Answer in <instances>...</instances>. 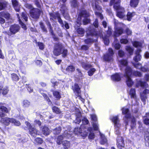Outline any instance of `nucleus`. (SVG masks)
<instances>
[{
  "label": "nucleus",
  "mask_w": 149,
  "mask_h": 149,
  "mask_svg": "<svg viewBox=\"0 0 149 149\" xmlns=\"http://www.w3.org/2000/svg\"><path fill=\"white\" fill-rule=\"evenodd\" d=\"M12 79L13 80L17 81L19 80V77L16 74H12Z\"/></svg>",
  "instance_id": "13d9d810"
},
{
  "label": "nucleus",
  "mask_w": 149,
  "mask_h": 149,
  "mask_svg": "<svg viewBox=\"0 0 149 149\" xmlns=\"http://www.w3.org/2000/svg\"><path fill=\"white\" fill-rule=\"evenodd\" d=\"M141 98L142 101L144 102L146 101V94H144L143 93L142 94H141Z\"/></svg>",
  "instance_id": "0e129e2a"
},
{
  "label": "nucleus",
  "mask_w": 149,
  "mask_h": 149,
  "mask_svg": "<svg viewBox=\"0 0 149 149\" xmlns=\"http://www.w3.org/2000/svg\"><path fill=\"white\" fill-rule=\"evenodd\" d=\"M135 15V13L134 12H128L127 15V20L129 21H130L131 20L132 18Z\"/></svg>",
  "instance_id": "f704fd0d"
},
{
  "label": "nucleus",
  "mask_w": 149,
  "mask_h": 149,
  "mask_svg": "<svg viewBox=\"0 0 149 149\" xmlns=\"http://www.w3.org/2000/svg\"><path fill=\"white\" fill-rule=\"evenodd\" d=\"M88 13L86 10H81L75 23L76 24L80 25L81 24L82 22L84 25L88 24L90 21V19L88 18Z\"/></svg>",
  "instance_id": "39448f33"
},
{
  "label": "nucleus",
  "mask_w": 149,
  "mask_h": 149,
  "mask_svg": "<svg viewBox=\"0 0 149 149\" xmlns=\"http://www.w3.org/2000/svg\"><path fill=\"white\" fill-rule=\"evenodd\" d=\"M72 89L74 92L77 93L78 94L80 93L81 92L80 89L77 84H75L74 85L72 86Z\"/></svg>",
  "instance_id": "393cba45"
},
{
  "label": "nucleus",
  "mask_w": 149,
  "mask_h": 149,
  "mask_svg": "<svg viewBox=\"0 0 149 149\" xmlns=\"http://www.w3.org/2000/svg\"><path fill=\"white\" fill-rule=\"evenodd\" d=\"M0 16L5 18L7 21L11 20H12V21H13V19L10 14L6 11L1 12L0 13Z\"/></svg>",
  "instance_id": "2eb2a0df"
},
{
  "label": "nucleus",
  "mask_w": 149,
  "mask_h": 149,
  "mask_svg": "<svg viewBox=\"0 0 149 149\" xmlns=\"http://www.w3.org/2000/svg\"><path fill=\"white\" fill-rule=\"evenodd\" d=\"M82 132V130L80 128H78V127L75 128L74 130V133L75 134L78 135L81 134Z\"/></svg>",
  "instance_id": "79ce46f5"
},
{
  "label": "nucleus",
  "mask_w": 149,
  "mask_h": 149,
  "mask_svg": "<svg viewBox=\"0 0 149 149\" xmlns=\"http://www.w3.org/2000/svg\"><path fill=\"white\" fill-rule=\"evenodd\" d=\"M97 40L95 39H94L93 37L92 38H88L84 40L85 43L87 44L88 45L90 46L93 42H95Z\"/></svg>",
  "instance_id": "aec40b11"
},
{
  "label": "nucleus",
  "mask_w": 149,
  "mask_h": 149,
  "mask_svg": "<svg viewBox=\"0 0 149 149\" xmlns=\"http://www.w3.org/2000/svg\"><path fill=\"white\" fill-rule=\"evenodd\" d=\"M72 136V133L70 131H65L62 135L58 136L56 139V142L57 144L60 145L63 142V140L65 138H70Z\"/></svg>",
  "instance_id": "6e6552de"
},
{
  "label": "nucleus",
  "mask_w": 149,
  "mask_h": 149,
  "mask_svg": "<svg viewBox=\"0 0 149 149\" xmlns=\"http://www.w3.org/2000/svg\"><path fill=\"white\" fill-rule=\"evenodd\" d=\"M93 25H91V26H90L88 28V30L87 31V35H88V36H90L88 35V34H87V32L88 31L89 29L91 27H92V28H93V29H95V31L97 32H99V31H96V29H95V28H94V26L95 28H97L98 27V19H95V22L93 23Z\"/></svg>",
  "instance_id": "a878e982"
},
{
  "label": "nucleus",
  "mask_w": 149,
  "mask_h": 149,
  "mask_svg": "<svg viewBox=\"0 0 149 149\" xmlns=\"http://www.w3.org/2000/svg\"><path fill=\"white\" fill-rule=\"evenodd\" d=\"M121 74L116 73L111 76V77L112 80L115 81H120L121 78L120 75Z\"/></svg>",
  "instance_id": "6ab92c4d"
},
{
  "label": "nucleus",
  "mask_w": 149,
  "mask_h": 149,
  "mask_svg": "<svg viewBox=\"0 0 149 149\" xmlns=\"http://www.w3.org/2000/svg\"><path fill=\"white\" fill-rule=\"evenodd\" d=\"M38 45L40 49L42 50L44 49L45 46L42 43L40 42H38Z\"/></svg>",
  "instance_id": "bf43d9fd"
},
{
  "label": "nucleus",
  "mask_w": 149,
  "mask_h": 149,
  "mask_svg": "<svg viewBox=\"0 0 149 149\" xmlns=\"http://www.w3.org/2000/svg\"><path fill=\"white\" fill-rule=\"evenodd\" d=\"M141 52V49H137L136 53L135 56L133 58L134 60L136 62H138L139 61H140L141 58V56L139 54L140 52Z\"/></svg>",
  "instance_id": "dca6fc26"
},
{
  "label": "nucleus",
  "mask_w": 149,
  "mask_h": 149,
  "mask_svg": "<svg viewBox=\"0 0 149 149\" xmlns=\"http://www.w3.org/2000/svg\"><path fill=\"white\" fill-rule=\"evenodd\" d=\"M113 46L115 49H120V45L119 42L117 41V40L116 39L113 43Z\"/></svg>",
  "instance_id": "a19ab883"
},
{
  "label": "nucleus",
  "mask_w": 149,
  "mask_h": 149,
  "mask_svg": "<svg viewBox=\"0 0 149 149\" xmlns=\"http://www.w3.org/2000/svg\"><path fill=\"white\" fill-rule=\"evenodd\" d=\"M40 10L37 8H33L30 10V13L31 17L35 19H38L40 15Z\"/></svg>",
  "instance_id": "1a4fd4ad"
},
{
  "label": "nucleus",
  "mask_w": 149,
  "mask_h": 149,
  "mask_svg": "<svg viewBox=\"0 0 149 149\" xmlns=\"http://www.w3.org/2000/svg\"><path fill=\"white\" fill-rule=\"evenodd\" d=\"M20 29V27L18 25L15 24L11 25L10 28V36L15 34L19 31Z\"/></svg>",
  "instance_id": "ddd939ff"
},
{
  "label": "nucleus",
  "mask_w": 149,
  "mask_h": 149,
  "mask_svg": "<svg viewBox=\"0 0 149 149\" xmlns=\"http://www.w3.org/2000/svg\"><path fill=\"white\" fill-rule=\"evenodd\" d=\"M92 6L95 9H96L98 10H101V7L98 5V3H97L96 2H95V6H94V5H92Z\"/></svg>",
  "instance_id": "864d4df0"
},
{
  "label": "nucleus",
  "mask_w": 149,
  "mask_h": 149,
  "mask_svg": "<svg viewBox=\"0 0 149 149\" xmlns=\"http://www.w3.org/2000/svg\"><path fill=\"white\" fill-rule=\"evenodd\" d=\"M58 19V22L61 25L62 27H64V23L63 22V20L61 18L60 15V16L58 17L57 19Z\"/></svg>",
  "instance_id": "4d7b16f0"
},
{
  "label": "nucleus",
  "mask_w": 149,
  "mask_h": 149,
  "mask_svg": "<svg viewBox=\"0 0 149 149\" xmlns=\"http://www.w3.org/2000/svg\"><path fill=\"white\" fill-rule=\"evenodd\" d=\"M0 122L2 124L6 126L8 125L10 123H13L17 126L20 125V123L19 121L14 118H10L8 117L1 118L0 120Z\"/></svg>",
  "instance_id": "423d86ee"
},
{
  "label": "nucleus",
  "mask_w": 149,
  "mask_h": 149,
  "mask_svg": "<svg viewBox=\"0 0 149 149\" xmlns=\"http://www.w3.org/2000/svg\"><path fill=\"white\" fill-rule=\"evenodd\" d=\"M52 109L53 111L56 113L59 114L61 112V111L56 106L53 107L52 108Z\"/></svg>",
  "instance_id": "603ef678"
},
{
  "label": "nucleus",
  "mask_w": 149,
  "mask_h": 149,
  "mask_svg": "<svg viewBox=\"0 0 149 149\" xmlns=\"http://www.w3.org/2000/svg\"><path fill=\"white\" fill-rule=\"evenodd\" d=\"M35 142L36 143L39 144H41L43 142V140L42 139L40 138H36L35 140Z\"/></svg>",
  "instance_id": "052dcab7"
},
{
  "label": "nucleus",
  "mask_w": 149,
  "mask_h": 149,
  "mask_svg": "<svg viewBox=\"0 0 149 149\" xmlns=\"http://www.w3.org/2000/svg\"><path fill=\"white\" fill-rule=\"evenodd\" d=\"M131 72H132V76H134L140 77L141 75V74L140 72L137 71H132V69Z\"/></svg>",
  "instance_id": "c03bdc74"
},
{
  "label": "nucleus",
  "mask_w": 149,
  "mask_h": 149,
  "mask_svg": "<svg viewBox=\"0 0 149 149\" xmlns=\"http://www.w3.org/2000/svg\"><path fill=\"white\" fill-rule=\"evenodd\" d=\"M22 17L24 20L27 22L28 20V15L25 12H23L22 13L21 15Z\"/></svg>",
  "instance_id": "09e8293b"
},
{
  "label": "nucleus",
  "mask_w": 149,
  "mask_h": 149,
  "mask_svg": "<svg viewBox=\"0 0 149 149\" xmlns=\"http://www.w3.org/2000/svg\"><path fill=\"white\" fill-rule=\"evenodd\" d=\"M147 118L146 116H144L143 118V120L144 123L149 126V119Z\"/></svg>",
  "instance_id": "6e6d98bb"
},
{
  "label": "nucleus",
  "mask_w": 149,
  "mask_h": 149,
  "mask_svg": "<svg viewBox=\"0 0 149 149\" xmlns=\"http://www.w3.org/2000/svg\"><path fill=\"white\" fill-rule=\"evenodd\" d=\"M95 71L96 70L95 68H91L88 72V75L90 76H92Z\"/></svg>",
  "instance_id": "3c124183"
},
{
  "label": "nucleus",
  "mask_w": 149,
  "mask_h": 149,
  "mask_svg": "<svg viewBox=\"0 0 149 149\" xmlns=\"http://www.w3.org/2000/svg\"><path fill=\"white\" fill-rule=\"evenodd\" d=\"M8 91V89L7 87L3 88L0 86V93H2L3 95H5L7 93Z\"/></svg>",
  "instance_id": "72a5a7b5"
},
{
  "label": "nucleus",
  "mask_w": 149,
  "mask_h": 149,
  "mask_svg": "<svg viewBox=\"0 0 149 149\" xmlns=\"http://www.w3.org/2000/svg\"><path fill=\"white\" fill-rule=\"evenodd\" d=\"M53 54L54 55L58 56L62 54V56L63 58L65 57L68 54V50L63 47L61 43H56L55 44Z\"/></svg>",
  "instance_id": "20e7f679"
},
{
  "label": "nucleus",
  "mask_w": 149,
  "mask_h": 149,
  "mask_svg": "<svg viewBox=\"0 0 149 149\" xmlns=\"http://www.w3.org/2000/svg\"><path fill=\"white\" fill-rule=\"evenodd\" d=\"M71 6L74 8H77L78 7V3L77 1L76 0H73L71 2Z\"/></svg>",
  "instance_id": "8fccbe9b"
},
{
  "label": "nucleus",
  "mask_w": 149,
  "mask_h": 149,
  "mask_svg": "<svg viewBox=\"0 0 149 149\" xmlns=\"http://www.w3.org/2000/svg\"><path fill=\"white\" fill-rule=\"evenodd\" d=\"M133 65L135 68L138 69H141L142 67L141 64L139 63H134Z\"/></svg>",
  "instance_id": "338daca9"
},
{
  "label": "nucleus",
  "mask_w": 149,
  "mask_h": 149,
  "mask_svg": "<svg viewBox=\"0 0 149 149\" xmlns=\"http://www.w3.org/2000/svg\"><path fill=\"white\" fill-rule=\"evenodd\" d=\"M8 3L4 0L0 1V10L3 9L7 6Z\"/></svg>",
  "instance_id": "7c9ffc66"
},
{
  "label": "nucleus",
  "mask_w": 149,
  "mask_h": 149,
  "mask_svg": "<svg viewBox=\"0 0 149 149\" xmlns=\"http://www.w3.org/2000/svg\"><path fill=\"white\" fill-rule=\"evenodd\" d=\"M50 130L47 126H44L42 129V133L45 135H48L49 134Z\"/></svg>",
  "instance_id": "bb28decb"
},
{
  "label": "nucleus",
  "mask_w": 149,
  "mask_h": 149,
  "mask_svg": "<svg viewBox=\"0 0 149 149\" xmlns=\"http://www.w3.org/2000/svg\"><path fill=\"white\" fill-rule=\"evenodd\" d=\"M117 144L120 149H126L125 147L124 141L122 137H118L117 139Z\"/></svg>",
  "instance_id": "4468645a"
},
{
  "label": "nucleus",
  "mask_w": 149,
  "mask_h": 149,
  "mask_svg": "<svg viewBox=\"0 0 149 149\" xmlns=\"http://www.w3.org/2000/svg\"><path fill=\"white\" fill-rule=\"evenodd\" d=\"M114 36L115 37H118L122 34L123 32V29L121 27H117L115 28Z\"/></svg>",
  "instance_id": "a211bd4d"
},
{
  "label": "nucleus",
  "mask_w": 149,
  "mask_h": 149,
  "mask_svg": "<svg viewBox=\"0 0 149 149\" xmlns=\"http://www.w3.org/2000/svg\"><path fill=\"white\" fill-rule=\"evenodd\" d=\"M100 143L101 144H104L107 142V139L104 135L100 134Z\"/></svg>",
  "instance_id": "473e14b6"
},
{
  "label": "nucleus",
  "mask_w": 149,
  "mask_h": 149,
  "mask_svg": "<svg viewBox=\"0 0 149 149\" xmlns=\"http://www.w3.org/2000/svg\"><path fill=\"white\" fill-rule=\"evenodd\" d=\"M126 49L129 52L130 55L132 54L133 50L129 46H127L126 47Z\"/></svg>",
  "instance_id": "680f3d73"
},
{
  "label": "nucleus",
  "mask_w": 149,
  "mask_h": 149,
  "mask_svg": "<svg viewBox=\"0 0 149 149\" xmlns=\"http://www.w3.org/2000/svg\"><path fill=\"white\" fill-rule=\"evenodd\" d=\"M54 133L55 134H58L60 133L61 131V128L60 127H56L54 129H53Z\"/></svg>",
  "instance_id": "a18cd8bd"
},
{
  "label": "nucleus",
  "mask_w": 149,
  "mask_h": 149,
  "mask_svg": "<svg viewBox=\"0 0 149 149\" xmlns=\"http://www.w3.org/2000/svg\"><path fill=\"white\" fill-rule=\"evenodd\" d=\"M77 33L81 35L83 34L85 32L84 30L81 28H79L77 30Z\"/></svg>",
  "instance_id": "5fc2aeb1"
},
{
  "label": "nucleus",
  "mask_w": 149,
  "mask_h": 149,
  "mask_svg": "<svg viewBox=\"0 0 149 149\" xmlns=\"http://www.w3.org/2000/svg\"><path fill=\"white\" fill-rule=\"evenodd\" d=\"M133 45V46L135 47H141L142 45V44L141 43L137 41L134 42Z\"/></svg>",
  "instance_id": "e2e57ef3"
},
{
  "label": "nucleus",
  "mask_w": 149,
  "mask_h": 149,
  "mask_svg": "<svg viewBox=\"0 0 149 149\" xmlns=\"http://www.w3.org/2000/svg\"><path fill=\"white\" fill-rule=\"evenodd\" d=\"M129 94L132 98L134 99H136V91L134 88H131L129 92Z\"/></svg>",
  "instance_id": "cd10ccee"
},
{
  "label": "nucleus",
  "mask_w": 149,
  "mask_h": 149,
  "mask_svg": "<svg viewBox=\"0 0 149 149\" xmlns=\"http://www.w3.org/2000/svg\"><path fill=\"white\" fill-rule=\"evenodd\" d=\"M12 2L15 10L19 12V6L18 2L16 0H12Z\"/></svg>",
  "instance_id": "412c9836"
},
{
  "label": "nucleus",
  "mask_w": 149,
  "mask_h": 149,
  "mask_svg": "<svg viewBox=\"0 0 149 149\" xmlns=\"http://www.w3.org/2000/svg\"><path fill=\"white\" fill-rule=\"evenodd\" d=\"M119 66L121 70H124V67L125 73L124 76L126 78V83L127 86L129 87H131L132 85L133 82L130 77L132 76V68L130 66H127L128 62L126 60H121L119 61Z\"/></svg>",
  "instance_id": "f03ea898"
},
{
  "label": "nucleus",
  "mask_w": 149,
  "mask_h": 149,
  "mask_svg": "<svg viewBox=\"0 0 149 149\" xmlns=\"http://www.w3.org/2000/svg\"><path fill=\"white\" fill-rule=\"evenodd\" d=\"M90 47V46L88 45H82L81 47V50L86 51L88 50L89 47Z\"/></svg>",
  "instance_id": "69168bd1"
},
{
  "label": "nucleus",
  "mask_w": 149,
  "mask_h": 149,
  "mask_svg": "<svg viewBox=\"0 0 149 149\" xmlns=\"http://www.w3.org/2000/svg\"><path fill=\"white\" fill-rule=\"evenodd\" d=\"M54 96L56 99L57 100H59L61 97V96L60 93L57 91H55L53 92Z\"/></svg>",
  "instance_id": "58836bf2"
},
{
  "label": "nucleus",
  "mask_w": 149,
  "mask_h": 149,
  "mask_svg": "<svg viewBox=\"0 0 149 149\" xmlns=\"http://www.w3.org/2000/svg\"><path fill=\"white\" fill-rule=\"evenodd\" d=\"M146 83L145 82H143L139 80L138 81L136 84V86L138 87L141 86L142 88H144L145 87Z\"/></svg>",
  "instance_id": "c9c22d12"
},
{
  "label": "nucleus",
  "mask_w": 149,
  "mask_h": 149,
  "mask_svg": "<svg viewBox=\"0 0 149 149\" xmlns=\"http://www.w3.org/2000/svg\"><path fill=\"white\" fill-rule=\"evenodd\" d=\"M122 110L123 114L125 115V117L126 118L128 119L130 118V114L129 112V110L128 109L123 108L122 109Z\"/></svg>",
  "instance_id": "4be33fe9"
},
{
  "label": "nucleus",
  "mask_w": 149,
  "mask_h": 149,
  "mask_svg": "<svg viewBox=\"0 0 149 149\" xmlns=\"http://www.w3.org/2000/svg\"><path fill=\"white\" fill-rule=\"evenodd\" d=\"M120 0H111L110 5H113L114 8L117 10V16L120 18L122 19L125 16V11L123 7L120 6Z\"/></svg>",
  "instance_id": "7ed1b4c3"
},
{
  "label": "nucleus",
  "mask_w": 149,
  "mask_h": 149,
  "mask_svg": "<svg viewBox=\"0 0 149 149\" xmlns=\"http://www.w3.org/2000/svg\"><path fill=\"white\" fill-rule=\"evenodd\" d=\"M76 120L74 121L76 124H79L81 122V113H78L76 115Z\"/></svg>",
  "instance_id": "e433bc0d"
},
{
  "label": "nucleus",
  "mask_w": 149,
  "mask_h": 149,
  "mask_svg": "<svg viewBox=\"0 0 149 149\" xmlns=\"http://www.w3.org/2000/svg\"><path fill=\"white\" fill-rule=\"evenodd\" d=\"M112 29L109 27H108V30L107 32V35L103 36L104 32L102 31V29L99 30V32H97L95 29H93L91 27L90 28L88 31L87 32L88 35L91 36H95L96 37L97 36H100L101 38L103 40L104 44L108 45L109 43V38L112 35Z\"/></svg>",
  "instance_id": "f257e3e1"
},
{
  "label": "nucleus",
  "mask_w": 149,
  "mask_h": 149,
  "mask_svg": "<svg viewBox=\"0 0 149 149\" xmlns=\"http://www.w3.org/2000/svg\"><path fill=\"white\" fill-rule=\"evenodd\" d=\"M113 50L111 48H109L108 49V53L104 55V59L107 61H109L112 59V57L113 55Z\"/></svg>",
  "instance_id": "f8f14e48"
},
{
  "label": "nucleus",
  "mask_w": 149,
  "mask_h": 149,
  "mask_svg": "<svg viewBox=\"0 0 149 149\" xmlns=\"http://www.w3.org/2000/svg\"><path fill=\"white\" fill-rule=\"evenodd\" d=\"M49 14L50 16V19L52 21H54V19H57L60 15V14L58 12H53L49 13Z\"/></svg>",
  "instance_id": "f3484780"
},
{
  "label": "nucleus",
  "mask_w": 149,
  "mask_h": 149,
  "mask_svg": "<svg viewBox=\"0 0 149 149\" xmlns=\"http://www.w3.org/2000/svg\"><path fill=\"white\" fill-rule=\"evenodd\" d=\"M60 10L64 18L67 20H70V17L68 13V9L64 4L62 5L61 8Z\"/></svg>",
  "instance_id": "9b49d317"
},
{
  "label": "nucleus",
  "mask_w": 149,
  "mask_h": 149,
  "mask_svg": "<svg viewBox=\"0 0 149 149\" xmlns=\"http://www.w3.org/2000/svg\"><path fill=\"white\" fill-rule=\"evenodd\" d=\"M112 121L114 124L115 131V133L117 135L118 137H120V132L119 131L120 127L121 126V124L120 123V120L118 116H115L113 117Z\"/></svg>",
  "instance_id": "0eeeda50"
},
{
  "label": "nucleus",
  "mask_w": 149,
  "mask_h": 149,
  "mask_svg": "<svg viewBox=\"0 0 149 149\" xmlns=\"http://www.w3.org/2000/svg\"><path fill=\"white\" fill-rule=\"evenodd\" d=\"M66 70L69 72H73L75 70V68L73 65H69L66 68Z\"/></svg>",
  "instance_id": "49530a36"
},
{
  "label": "nucleus",
  "mask_w": 149,
  "mask_h": 149,
  "mask_svg": "<svg viewBox=\"0 0 149 149\" xmlns=\"http://www.w3.org/2000/svg\"><path fill=\"white\" fill-rule=\"evenodd\" d=\"M39 24L42 32L45 33H47L48 31L44 23L42 22H40L39 23Z\"/></svg>",
  "instance_id": "2f4dec72"
},
{
  "label": "nucleus",
  "mask_w": 149,
  "mask_h": 149,
  "mask_svg": "<svg viewBox=\"0 0 149 149\" xmlns=\"http://www.w3.org/2000/svg\"><path fill=\"white\" fill-rule=\"evenodd\" d=\"M25 124L29 128V134L31 136H34L37 135L38 130L36 128L32 127L30 123L28 122H26Z\"/></svg>",
  "instance_id": "9d476101"
},
{
  "label": "nucleus",
  "mask_w": 149,
  "mask_h": 149,
  "mask_svg": "<svg viewBox=\"0 0 149 149\" xmlns=\"http://www.w3.org/2000/svg\"><path fill=\"white\" fill-rule=\"evenodd\" d=\"M46 24L48 27L50 33L52 36H54V34H55L53 29V27L50 22L48 21H46Z\"/></svg>",
  "instance_id": "5701e85b"
},
{
  "label": "nucleus",
  "mask_w": 149,
  "mask_h": 149,
  "mask_svg": "<svg viewBox=\"0 0 149 149\" xmlns=\"http://www.w3.org/2000/svg\"><path fill=\"white\" fill-rule=\"evenodd\" d=\"M82 123L84 125L87 124L89 123V121L85 117H84L82 120Z\"/></svg>",
  "instance_id": "774afa93"
},
{
  "label": "nucleus",
  "mask_w": 149,
  "mask_h": 149,
  "mask_svg": "<svg viewBox=\"0 0 149 149\" xmlns=\"http://www.w3.org/2000/svg\"><path fill=\"white\" fill-rule=\"evenodd\" d=\"M62 143L63 145L64 148L65 149H68L70 146V143L69 141H63Z\"/></svg>",
  "instance_id": "4c0bfd02"
},
{
  "label": "nucleus",
  "mask_w": 149,
  "mask_h": 149,
  "mask_svg": "<svg viewBox=\"0 0 149 149\" xmlns=\"http://www.w3.org/2000/svg\"><path fill=\"white\" fill-rule=\"evenodd\" d=\"M144 138L146 143H148V144H149V134L148 132H146L145 133Z\"/></svg>",
  "instance_id": "ea45409f"
},
{
  "label": "nucleus",
  "mask_w": 149,
  "mask_h": 149,
  "mask_svg": "<svg viewBox=\"0 0 149 149\" xmlns=\"http://www.w3.org/2000/svg\"><path fill=\"white\" fill-rule=\"evenodd\" d=\"M17 17L19 19V24L21 25L22 27L24 29V30H26V25L22 22L21 20L19 19L20 17L19 16V14H17Z\"/></svg>",
  "instance_id": "de8ad7c7"
},
{
  "label": "nucleus",
  "mask_w": 149,
  "mask_h": 149,
  "mask_svg": "<svg viewBox=\"0 0 149 149\" xmlns=\"http://www.w3.org/2000/svg\"><path fill=\"white\" fill-rule=\"evenodd\" d=\"M0 109L2 111L5 112L7 113L8 111V109L3 106V103H0Z\"/></svg>",
  "instance_id": "37998d69"
},
{
  "label": "nucleus",
  "mask_w": 149,
  "mask_h": 149,
  "mask_svg": "<svg viewBox=\"0 0 149 149\" xmlns=\"http://www.w3.org/2000/svg\"><path fill=\"white\" fill-rule=\"evenodd\" d=\"M81 64L82 68L86 70H88L92 67V65L88 62H82Z\"/></svg>",
  "instance_id": "b1692460"
},
{
  "label": "nucleus",
  "mask_w": 149,
  "mask_h": 149,
  "mask_svg": "<svg viewBox=\"0 0 149 149\" xmlns=\"http://www.w3.org/2000/svg\"><path fill=\"white\" fill-rule=\"evenodd\" d=\"M30 105V102L27 100H24L22 102V106L24 108L29 107Z\"/></svg>",
  "instance_id": "c756f323"
},
{
  "label": "nucleus",
  "mask_w": 149,
  "mask_h": 149,
  "mask_svg": "<svg viewBox=\"0 0 149 149\" xmlns=\"http://www.w3.org/2000/svg\"><path fill=\"white\" fill-rule=\"evenodd\" d=\"M139 0H130V5L132 7L135 8L137 6Z\"/></svg>",
  "instance_id": "c85d7f7f"
}]
</instances>
